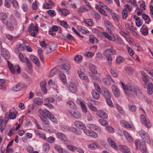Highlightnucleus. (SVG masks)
Masks as SVG:
<instances>
[{"instance_id": "obj_29", "label": "nucleus", "mask_w": 153, "mask_h": 153, "mask_svg": "<svg viewBox=\"0 0 153 153\" xmlns=\"http://www.w3.org/2000/svg\"><path fill=\"white\" fill-rule=\"evenodd\" d=\"M119 32L121 36L126 39L129 36L128 33L125 32L124 30L122 27L119 28Z\"/></svg>"}, {"instance_id": "obj_36", "label": "nucleus", "mask_w": 153, "mask_h": 153, "mask_svg": "<svg viewBox=\"0 0 153 153\" xmlns=\"http://www.w3.org/2000/svg\"><path fill=\"white\" fill-rule=\"evenodd\" d=\"M59 75L62 81L64 83H66V79L64 74L62 71L59 72Z\"/></svg>"}, {"instance_id": "obj_20", "label": "nucleus", "mask_w": 153, "mask_h": 153, "mask_svg": "<svg viewBox=\"0 0 153 153\" xmlns=\"http://www.w3.org/2000/svg\"><path fill=\"white\" fill-rule=\"evenodd\" d=\"M77 73L80 79L85 80L87 82L89 81V79L88 78V77L85 75L83 71L79 70L77 71Z\"/></svg>"}, {"instance_id": "obj_61", "label": "nucleus", "mask_w": 153, "mask_h": 153, "mask_svg": "<svg viewBox=\"0 0 153 153\" xmlns=\"http://www.w3.org/2000/svg\"><path fill=\"white\" fill-rule=\"evenodd\" d=\"M89 41L92 44L97 43L98 41L97 39L95 37H90L89 39Z\"/></svg>"}, {"instance_id": "obj_5", "label": "nucleus", "mask_w": 153, "mask_h": 153, "mask_svg": "<svg viewBox=\"0 0 153 153\" xmlns=\"http://www.w3.org/2000/svg\"><path fill=\"white\" fill-rule=\"evenodd\" d=\"M135 144L137 149H138L139 147L141 151L146 150V146L145 143L144 141H140L136 140L135 141Z\"/></svg>"}, {"instance_id": "obj_18", "label": "nucleus", "mask_w": 153, "mask_h": 153, "mask_svg": "<svg viewBox=\"0 0 153 153\" xmlns=\"http://www.w3.org/2000/svg\"><path fill=\"white\" fill-rule=\"evenodd\" d=\"M104 25L107 27L106 29H110L111 30H114V28L113 25L108 20H105L104 21Z\"/></svg>"}, {"instance_id": "obj_34", "label": "nucleus", "mask_w": 153, "mask_h": 153, "mask_svg": "<svg viewBox=\"0 0 153 153\" xmlns=\"http://www.w3.org/2000/svg\"><path fill=\"white\" fill-rule=\"evenodd\" d=\"M39 116L41 120L44 123L48 125L50 124V122L48 120L44 117L43 114H40Z\"/></svg>"}, {"instance_id": "obj_33", "label": "nucleus", "mask_w": 153, "mask_h": 153, "mask_svg": "<svg viewBox=\"0 0 153 153\" xmlns=\"http://www.w3.org/2000/svg\"><path fill=\"white\" fill-rule=\"evenodd\" d=\"M35 132L36 135L42 138L44 140L46 139V137L44 133L38 130H35Z\"/></svg>"}, {"instance_id": "obj_51", "label": "nucleus", "mask_w": 153, "mask_h": 153, "mask_svg": "<svg viewBox=\"0 0 153 153\" xmlns=\"http://www.w3.org/2000/svg\"><path fill=\"white\" fill-rule=\"evenodd\" d=\"M67 149L72 152H74L76 149V146L71 145H66Z\"/></svg>"}, {"instance_id": "obj_64", "label": "nucleus", "mask_w": 153, "mask_h": 153, "mask_svg": "<svg viewBox=\"0 0 153 153\" xmlns=\"http://www.w3.org/2000/svg\"><path fill=\"white\" fill-rule=\"evenodd\" d=\"M86 117L88 121H91L93 119V117L90 113H88L87 114Z\"/></svg>"}, {"instance_id": "obj_26", "label": "nucleus", "mask_w": 153, "mask_h": 153, "mask_svg": "<svg viewBox=\"0 0 153 153\" xmlns=\"http://www.w3.org/2000/svg\"><path fill=\"white\" fill-rule=\"evenodd\" d=\"M89 68L90 71L92 73V74H97V72L95 65L91 63L89 65Z\"/></svg>"}, {"instance_id": "obj_56", "label": "nucleus", "mask_w": 153, "mask_h": 153, "mask_svg": "<svg viewBox=\"0 0 153 153\" xmlns=\"http://www.w3.org/2000/svg\"><path fill=\"white\" fill-rule=\"evenodd\" d=\"M98 122L101 125L103 126H105L108 124V122L103 119H100L99 120Z\"/></svg>"}, {"instance_id": "obj_31", "label": "nucleus", "mask_w": 153, "mask_h": 153, "mask_svg": "<svg viewBox=\"0 0 153 153\" xmlns=\"http://www.w3.org/2000/svg\"><path fill=\"white\" fill-rule=\"evenodd\" d=\"M42 111L44 115L46 116L48 118H50L51 116L52 115V114L46 109H45L43 111L41 109H39V112H40Z\"/></svg>"}, {"instance_id": "obj_12", "label": "nucleus", "mask_w": 153, "mask_h": 153, "mask_svg": "<svg viewBox=\"0 0 153 153\" xmlns=\"http://www.w3.org/2000/svg\"><path fill=\"white\" fill-rule=\"evenodd\" d=\"M56 135L58 138L60 140L63 141L64 142H67L68 140V138L65 135L62 133L57 132Z\"/></svg>"}, {"instance_id": "obj_57", "label": "nucleus", "mask_w": 153, "mask_h": 153, "mask_svg": "<svg viewBox=\"0 0 153 153\" xmlns=\"http://www.w3.org/2000/svg\"><path fill=\"white\" fill-rule=\"evenodd\" d=\"M128 107L130 111L134 112L136 111V108L135 105L133 104H130L128 105Z\"/></svg>"}, {"instance_id": "obj_44", "label": "nucleus", "mask_w": 153, "mask_h": 153, "mask_svg": "<svg viewBox=\"0 0 153 153\" xmlns=\"http://www.w3.org/2000/svg\"><path fill=\"white\" fill-rule=\"evenodd\" d=\"M140 134L141 138L143 139H148V135L146 132L141 131L140 132Z\"/></svg>"}, {"instance_id": "obj_7", "label": "nucleus", "mask_w": 153, "mask_h": 153, "mask_svg": "<svg viewBox=\"0 0 153 153\" xmlns=\"http://www.w3.org/2000/svg\"><path fill=\"white\" fill-rule=\"evenodd\" d=\"M26 44L23 42L22 44H19L16 45V48L14 49L16 53H18L19 51H23L25 49Z\"/></svg>"}, {"instance_id": "obj_24", "label": "nucleus", "mask_w": 153, "mask_h": 153, "mask_svg": "<svg viewBox=\"0 0 153 153\" xmlns=\"http://www.w3.org/2000/svg\"><path fill=\"white\" fill-rule=\"evenodd\" d=\"M147 93L149 94H152L153 93V84L152 82H149L147 86Z\"/></svg>"}, {"instance_id": "obj_3", "label": "nucleus", "mask_w": 153, "mask_h": 153, "mask_svg": "<svg viewBox=\"0 0 153 153\" xmlns=\"http://www.w3.org/2000/svg\"><path fill=\"white\" fill-rule=\"evenodd\" d=\"M87 127L90 129H85L84 131V133L87 135L96 138L98 137V134L94 131H96L99 134L102 133L101 128L96 125L94 124H88L87 125Z\"/></svg>"}, {"instance_id": "obj_46", "label": "nucleus", "mask_w": 153, "mask_h": 153, "mask_svg": "<svg viewBox=\"0 0 153 153\" xmlns=\"http://www.w3.org/2000/svg\"><path fill=\"white\" fill-rule=\"evenodd\" d=\"M80 104L83 112L85 113L87 112L86 107L84 104V102L80 101Z\"/></svg>"}, {"instance_id": "obj_9", "label": "nucleus", "mask_w": 153, "mask_h": 153, "mask_svg": "<svg viewBox=\"0 0 153 153\" xmlns=\"http://www.w3.org/2000/svg\"><path fill=\"white\" fill-rule=\"evenodd\" d=\"M56 10L61 16H66L69 14V11L65 8H62L58 7Z\"/></svg>"}, {"instance_id": "obj_52", "label": "nucleus", "mask_w": 153, "mask_h": 153, "mask_svg": "<svg viewBox=\"0 0 153 153\" xmlns=\"http://www.w3.org/2000/svg\"><path fill=\"white\" fill-rule=\"evenodd\" d=\"M67 103V105L70 108H76V105L73 101L70 100Z\"/></svg>"}, {"instance_id": "obj_35", "label": "nucleus", "mask_w": 153, "mask_h": 153, "mask_svg": "<svg viewBox=\"0 0 153 153\" xmlns=\"http://www.w3.org/2000/svg\"><path fill=\"white\" fill-rule=\"evenodd\" d=\"M91 14L93 17L96 20H98L100 19V16L98 13L95 11H93L91 12Z\"/></svg>"}, {"instance_id": "obj_16", "label": "nucleus", "mask_w": 153, "mask_h": 153, "mask_svg": "<svg viewBox=\"0 0 153 153\" xmlns=\"http://www.w3.org/2000/svg\"><path fill=\"white\" fill-rule=\"evenodd\" d=\"M102 81L107 85H110L114 83V81L111 77L104 78L102 79Z\"/></svg>"}, {"instance_id": "obj_40", "label": "nucleus", "mask_w": 153, "mask_h": 153, "mask_svg": "<svg viewBox=\"0 0 153 153\" xmlns=\"http://www.w3.org/2000/svg\"><path fill=\"white\" fill-rule=\"evenodd\" d=\"M19 56L20 61L23 63H25L29 59L26 57L24 56L23 54L21 53L19 54Z\"/></svg>"}, {"instance_id": "obj_15", "label": "nucleus", "mask_w": 153, "mask_h": 153, "mask_svg": "<svg viewBox=\"0 0 153 153\" xmlns=\"http://www.w3.org/2000/svg\"><path fill=\"white\" fill-rule=\"evenodd\" d=\"M1 54L6 59H8L10 58V55L9 53L7 50L5 48L1 49Z\"/></svg>"}, {"instance_id": "obj_28", "label": "nucleus", "mask_w": 153, "mask_h": 153, "mask_svg": "<svg viewBox=\"0 0 153 153\" xmlns=\"http://www.w3.org/2000/svg\"><path fill=\"white\" fill-rule=\"evenodd\" d=\"M23 87V84L20 83H19L13 87V90L14 91H18L21 90Z\"/></svg>"}, {"instance_id": "obj_58", "label": "nucleus", "mask_w": 153, "mask_h": 153, "mask_svg": "<svg viewBox=\"0 0 153 153\" xmlns=\"http://www.w3.org/2000/svg\"><path fill=\"white\" fill-rule=\"evenodd\" d=\"M146 70L149 75L153 77V70L152 68L151 67H148L146 68Z\"/></svg>"}, {"instance_id": "obj_50", "label": "nucleus", "mask_w": 153, "mask_h": 153, "mask_svg": "<svg viewBox=\"0 0 153 153\" xmlns=\"http://www.w3.org/2000/svg\"><path fill=\"white\" fill-rule=\"evenodd\" d=\"M71 130L72 132L77 135H80L82 133V131L81 130L79 129H77L76 128H72Z\"/></svg>"}, {"instance_id": "obj_14", "label": "nucleus", "mask_w": 153, "mask_h": 153, "mask_svg": "<svg viewBox=\"0 0 153 153\" xmlns=\"http://www.w3.org/2000/svg\"><path fill=\"white\" fill-rule=\"evenodd\" d=\"M111 89L115 97H118L120 95V92L118 87L115 85H112Z\"/></svg>"}, {"instance_id": "obj_11", "label": "nucleus", "mask_w": 153, "mask_h": 153, "mask_svg": "<svg viewBox=\"0 0 153 153\" xmlns=\"http://www.w3.org/2000/svg\"><path fill=\"white\" fill-rule=\"evenodd\" d=\"M74 124L76 127L81 129L84 130V131L86 129V126L83 123L79 121H75L74 123Z\"/></svg>"}, {"instance_id": "obj_53", "label": "nucleus", "mask_w": 153, "mask_h": 153, "mask_svg": "<svg viewBox=\"0 0 153 153\" xmlns=\"http://www.w3.org/2000/svg\"><path fill=\"white\" fill-rule=\"evenodd\" d=\"M105 129L108 133H113L114 132V130L113 128L110 126L106 127Z\"/></svg>"}, {"instance_id": "obj_54", "label": "nucleus", "mask_w": 153, "mask_h": 153, "mask_svg": "<svg viewBox=\"0 0 153 153\" xmlns=\"http://www.w3.org/2000/svg\"><path fill=\"white\" fill-rule=\"evenodd\" d=\"M50 149L49 145L47 143H45L43 145V149L45 152H48Z\"/></svg>"}, {"instance_id": "obj_32", "label": "nucleus", "mask_w": 153, "mask_h": 153, "mask_svg": "<svg viewBox=\"0 0 153 153\" xmlns=\"http://www.w3.org/2000/svg\"><path fill=\"white\" fill-rule=\"evenodd\" d=\"M70 114L74 117L79 119L81 117V115L80 113L77 111H73V112L69 111Z\"/></svg>"}, {"instance_id": "obj_25", "label": "nucleus", "mask_w": 153, "mask_h": 153, "mask_svg": "<svg viewBox=\"0 0 153 153\" xmlns=\"http://www.w3.org/2000/svg\"><path fill=\"white\" fill-rule=\"evenodd\" d=\"M30 57L33 62L37 66H39L40 65L39 61L38 58L33 55H30Z\"/></svg>"}, {"instance_id": "obj_39", "label": "nucleus", "mask_w": 153, "mask_h": 153, "mask_svg": "<svg viewBox=\"0 0 153 153\" xmlns=\"http://www.w3.org/2000/svg\"><path fill=\"white\" fill-rule=\"evenodd\" d=\"M140 30L142 34L144 36L148 34V30L147 27H144L143 25L141 28Z\"/></svg>"}, {"instance_id": "obj_60", "label": "nucleus", "mask_w": 153, "mask_h": 153, "mask_svg": "<svg viewBox=\"0 0 153 153\" xmlns=\"http://www.w3.org/2000/svg\"><path fill=\"white\" fill-rule=\"evenodd\" d=\"M49 119L51 120L54 123L56 124H57L58 123V121L57 119L55 117L53 114H52L50 118H49Z\"/></svg>"}, {"instance_id": "obj_45", "label": "nucleus", "mask_w": 153, "mask_h": 153, "mask_svg": "<svg viewBox=\"0 0 153 153\" xmlns=\"http://www.w3.org/2000/svg\"><path fill=\"white\" fill-rule=\"evenodd\" d=\"M78 28L80 31L84 34L88 32V30L86 28L81 26H78Z\"/></svg>"}, {"instance_id": "obj_55", "label": "nucleus", "mask_w": 153, "mask_h": 153, "mask_svg": "<svg viewBox=\"0 0 153 153\" xmlns=\"http://www.w3.org/2000/svg\"><path fill=\"white\" fill-rule=\"evenodd\" d=\"M86 24L89 26H92L93 24V22L91 19H86L85 20Z\"/></svg>"}, {"instance_id": "obj_17", "label": "nucleus", "mask_w": 153, "mask_h": 153, "mask_svg": "<svg viewBox=\"0 0 153 153\" xmlns=\"http://www.w3.org/2000/svg\"><path fill=\"white\" fill-rule=\"evenodd\" d=\"M123 134L126 140L129 143H131L133 142V138L127 131H123Z\"/></svg>"}, {"instance_id": "obj_63", "label": "nucleus", "mask_w": 153, "mask_h": 153, "mask_svg": "<svg viewBox=\"0 0 153 153\" xmlns=\"http://www.w3.org/2000/svg\"><path fill=\"white\" fill-rule=\"evenodd\" d=\"M123 17L124 19H126L128 16L127 11L126 8H124L123 10L122 13Z\"/></svg>"}, {"instance_id": "obj_19", "label": "nucleus", "mask_w": 153, "mask_h": 153, "mask_svg": "<svg viewBox=\"0 0 153 153\" xmlns=\"http://www.w3.org/2000/svg\"><path fill=\"white\" fill-rule=\"evenodd\" d=\"M119 148L121 152L124 153H128L130 151L129 148L126 145L119 146Z\"/></svg>"}, {"instance_id": "obj_6", "label": "nucleus", "mask_w": 153, "mask_h": 153, "mask_svg": "<svg viewBox=\"0 0 153 153\" xmlns=\"http://www.w3.org/2000/svg\"><path fill=\"white\" fill-rule=\"evenodd\" d=\"M96 114L98 117L104 119H107L108 115L106 113L101 110L96 111Z\"/></svg>"}, {"instance_id": "obj_8", "label": "nucleus", "mask_w": 153, "mask_h": 153, "mask_svg": "<svg viewBox=\"0 0 153 153\" xmlns=\"http://www.w3.org/2000/svg\"><path fill=\"white\" fill-rule=\"evenodd\" d=\"M68 89L71 92L75 93L77 91V86L75 83L71 82L69 84Z\"/></svg>"}, {"instance_id": "obj_13", "label": "nucleus", "mask_w": 153, "mask_h": 153, "mask_svg": "<svg viewBox=\"0 0 153 153\" xmlns=\"http://www.w3.org/2000/svg\"><path fill=\"white\" fill-rule=\"evenodd\" d=\"M28 30L29 32L33 31L34 33H36L38 31V26L37 25L34 26L33 24L31 23L28 26Z\"/></svg>"}, {"instance_id": "obj_27", "label": "nucleus", "mask_w": 153, "mask_h": 153, "mask_svg": "<svg viewBox=\"0 0 153 153\" xmlns=\"http://www.w3.org/2000/svg\"><path fill=\"white\" fill-rule=\"evenodd\" d=\"M120 125L126 128H131V125L129 123H128L126 121L122 120L120 122Z\"/></svg>"}, {"instance_id": "obj_62", "label": "nucleus", "mask_w": 153, "mask_h": 153, "mask_svg": "<svg viewBox=\"0 0 153 153\" xmlns=\"http://www.w3.org/2000/svg\"><path fill=\"white\" fill-rule=\"evenodd\" d=\"M46 13L52 17H53L56 15L55 11L52 10H50L47 11Z\"/></svg>"}, {"instance_id": "obj_59", "label": "nucleus", "mask_w": 153, "mask_h": 153, "mask_svg": "<svg viewBox=\"0 0 153 153\" xmlns=\"http://www.w3.org/2000/svg\"><path fill=\"white\" fill-rule=\"evenodd\" d=\"M82 57L80 55H77L74 58V60L76 62H79L82 60Z\"/></svg>"}, {"instance_id": "obj_30", "label": "nucleus", "mask_w": 153, "mask_h": 153, "mask_svg": "<svg viewBox=\"0 0 153 153\" xmlns=\"http://www.w3.org/2000/svg\"><path fill=\"white\" fill-rule=\"evenodd\" d=\"M142 18L145 21V23L147 24H149L151 22V20L149 16L146 14L144 13L142 15Z\"/></svg>"}, {"instance_id": "obj_22", "label": "nucleus", "mask_w": 153, "mask_h": 153, "mask_svg": "<svg viewBox=\"0 0 153 153\" xmlns=\"http://www.w3.org/2000/svg\"><path fill=\"white\" fill-rule=\"evenodd\" d=\"M107 141L108 144L112 148L115 150L117 149V145L112 139L110 137H108L107 139Z\"/></svg>"}, {"instance_id": "obj_21", "label": "nucleus", "mask_w": 153, "mask_h": 153, "mask_svg": "<svg viewBox=\"0 0 153 153\" xmlns=\"http://www.w3.org/2000/svg\"><path fill=\"white\" fill-rule=\"evenodd\" d=\"M142 75L141 79L144 82L145 84L146 85L149 80V76L143 71L141 72Z\"/></svg>"}, {"instance_id": "obj_38", "label": "nucleus", "mask_w": 153, "mask_h": 153, "mask_svg": "<svg viewBox=\"0 0 153 153\" xmlns=\"http://www.w3.org/2000/svg\"><path fill=\"white\" fill-rule=\"evenodd\" d=\"M111 16L112 19L116 22H119L120 20V17L119 15L117 13H112Z\"/></svg>"}, {"instance_id": "obj_41", "label": "nucleus", "mask_w": 153, "mask_h": 153, "mask_svg": "<svg viewBox=\"0 0 153 153\" xmlns=\"http://www.w3.org/2000/svg\"><path fill=\"white\" fill-rule=\"evenodd\" d=\"M95 90H93L92 91V94L93 97L96 100H97L100 97L99 94Z\"/></svg>"}, {"instance_id": "obj_23", "label": "nucleus", "mask_w": 153, "mask_h": 153, "mask_svg": "<svg viewBox=\"0 0 153 153\" xmlns=\"http://www.w3.org/2000/svg\"><path fill=\"white\" fill-rule=\"evenodd\" d=\"M61 68L64 72L68 74V71L71 68V66L68 63H65L62 66Z\"/></svg>"}, {"instance_id": "obj_10", "label": "nucleus", "mask_w": 153, "mask_h": 153, "mask_svg": "<svg viewBox=\"0 0 153 153\" xmlns=\"http://www.w3.org/2000/svg\"><path fill=\"white\" fill-rule=\"evenodd\" d=\"M102 93L105 100L111 98V96L110 93L106 88H102Z\"/></svg>"}, {"instance_id": "obj_2", "label": "nucleus", "mask_w": 153, "mask_h": 153, "mask_svg": "<svg viewBox=\"0 0 153 153\" xmlns=\"http://www.w3.org/2000/svg\"><path fill=\"white\" fill-rule=\"evenodd\" d=\"M0 19L2 22L5 25L7 28L10 30H13L14 27L13 25H16V21L13 16H11L8 18L7 15L5 13H0Z\"/></svg>"}, {"instance_id": "obj_43", "label": "nucleus", "mask_w": 153, "mask_h": 153, "mask_svg": "<svg viewBox=\"0 0 153 153\" xmlns=\"http://www.w3.org/2000/svg\"><path fill=\"white\" fill-rule=\"evenodd\" d=\"M125 60V59L123 57L119 56L117 57L116 60V62L117 64H119L123 62Z\"/></svg>"}, {"instance_id": "obj_48", "label": "nucleus", "mask_w": 153, "mask_h": 153, "mask_svg": "<svg viewBox=\"0 0 153 153\" xmlns=\"http://www.w3.org/2000/svg\"><path fill=\"white\" fill-rule=\"evenodd\" d=\"M33 102L35 104L39 105L42 103V100L41 98L38 97L34 99Z\"/></svg>"}, {"instance_id": "obj_42", "label": "nucleus", "mask_w": 153, "mask_h": 153, "mask_svg": "<svg viewBox=\"0 0 153 153\" xmlns=\"http://www.w3.org/2000/svg\"><path fill=\"white\" fill-rule=\"evenodd\" d=\"M54 147L59 153H64V149L59 145H55Z\"/></svg>"}, {"instance_id": "obj_1", "label": "nucleus", "mask_w": 153, "mask_h": 153, "mask_svg": "<svg viewBox=\"0 0 153 153\" xmlns=\"http://www.w3.org/2000/svg\"><path fill=\"white\" fill-rule=\"evenodd\" d=\"M120 83L122 85L125 93L128 96H135L137 94L141 93V90L136 86L130 83L124 84L122 82H120Z\"/></svg>"}, {"instance_id": "obj_37", "label": "nucleus", "mask_w": 153, "mask_h": 153, "mask_svg": "<svg viewBox=\"0 0 153 153\" xmlns=\"http://www.w3.org/2000/svg\"><path fill=\"white\" fill-rule=\"evenodd\" d=\"M96 74H91L90 76L92 79L93 81H94L100 83L101 82L100 79L96 75Z\"/></svg>"}, {"instance_id": "obj_47", "label": "nucleus", "mask_w": 153, "mask_h": 153, "mask_svg": "<svg viewBox=\"0 0 153 153\" xmlns=\"http://www.w3.org/2000/svg\"><path fill=\"white\" fill-rule=\"evenodd\" d=\"M88 148L91 150H95L97 148V146L96 143H93L90 144L87 146Z\"/></svg>"}, {"instance_id": "obj_49", "label": "nucleus", "mask_w": 153, "mask_h": 153, "mask_svg": "<svg viewBox=\"0 0 153 153\" xmlns=\"http://www.w3.org/2000/svg\"><path fill=\"white\" fill-rule=\"evenodd\" d=\"M57 69L56 68H53L50 72L49 76L50 77L53 76L57 73Z\"/></svg>"}, {"instance_id": "obj_4", "label": "nucleus", "mask_w": 153, "mask_h": 153, "mask_svg": "<svg viewBox=\"0 0 153 153\" xmlns=\"http://www.w3.org/2000/svg\"><path fill=\"white\" fill-rule=\"evenodd\" d=\"M106 32H103L102 34L109 41L115 42L117 44H121L122 40L118 36H115L110 29H106Z\"/></svg>"}]
</instances>
